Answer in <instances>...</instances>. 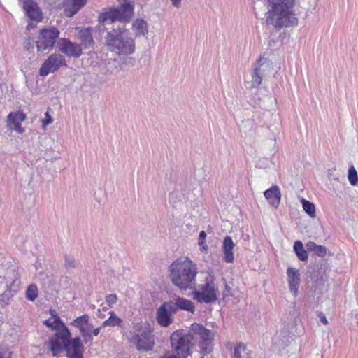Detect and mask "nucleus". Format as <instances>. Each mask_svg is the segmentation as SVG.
<instances>
[{"instance_id":"f257e3e1","label":"nucleus","mask_w":358,"mask_h":358,"mask_svg":"<svg viewBox=\"0 0 358 358\" xmlns=\"http://www.w3.org/2000/svg\"><path fill=\"white\" fill-rule=\"evenodd\" d=\"M134 14V5L125 1L117 7H112L101 13L98 17L100 33L106 31V44L108 49L118 56H128L134 53L136 45L134 38L124 27H113L111 30L106 27L119 21L129 22Z\"/></svg>"},{"instance_id":"f03ea898","label":"nucleus","mask_w":358,"mask_h":358,"mask_svg":"<svg viewBox=\"0 0 358 358\" xmlns=\"http://www.w3.org/2000/svg\"><path fill=\"white\" fill-rule=\"evenodd\" d=\"M47 347L52 357H59L64 351L66 358H84L85 348L80 336L72 338L69 329L55 331L48 339Z\"/></svg>"},{"instance_id":"7ed1b4c3","label":"nucleus","mask_w":358,"mask_h":358,"mask_svg":"<svg viewBox=\"0 0 358 358\" xmlns=\"http://www.w3.org/2000/svg\"><path fill=\"white\" fill-rule=\"evenodd\" d=\"M168 270L170 280L176 287L182 290L195 288L197 266L189 257L177 259Z\"/></svg>"},{"instance_id":"20e7f679","label":"nucleus","mask_w":358,"mask_h":358,"mask_svg":"<svg viewBox=\"0 0 358 358\" xmlns=\"http://www.w3.org/2000/svg\"><path fill=\"white\" fill-rule=\"evenodd\" d=\"M270 2L271 0H268ZM272 10L266 14V22L273 25L276 29L282 27H294L298 24V20L293 12L294 0H278L272 3Z\"/></svg>"},{"instance_id":"39448f33","label":"nucleus","mask_w":358,"mask_h":358,"mask_svg":"<svg viewBox=\"0 0 358 358\" xmlns=\"http://www.w3.org/2000/svg\"><path fill=\"white\" fill-rule=\"evenodd\" d=\"M153 332L154 329L148 322H133L128 341L137 351L149 352L155 346Z\"/></svg>"},{"instance_id":"423d86ee","label":"nucleus","mask_w":358,"mask_h":358,"mask_svg":"<svg viewBox=\"0 0 358 358\" xmlns=\"http://www.w3.org/2000/svg\"><path fill=\"white\" fill-rule=\"evenodd\" d=\"M193 335L184 329L173 331L170 336V345L172 354L164 358H187L194 346Z\"/></svg>"},{"instance_id":"0eeeda50","label":"nucleus","mask_w":358,"mask_h":358,"mask_svg":"<svg viewBox=\"0 0 358 358\" xmlns=\"http://www.w3.org/2000/svg\"><path fill=\"white\" fill-rule=\"evenodd\" d=\"M217 288L214 282L213 276L205 279V283L199 286V289L192 292V298L199 303H210L217 300Z\"/></svg>"},{"instance_id":"6e6552de","label":"nucleus","mask_w":358,"mask_h":358,"mask_svg":"<svg viewBox=\"0 0 358 358\" xmlns=\"http://www.w3.org/2000/svg\"><path fill=\"white\" fill-rule=\"evenodd\" d=\"M60 31L55 27L43 28L39 31L38 36L35 41L38 52L50 51L59 38Z\"/></svg>"},{"instance_id":"1a4fd4ad","label":"nucleus","mask_w":358,"mask_h":358,"mask_svg":"<svg viewBox=\"0 0 358 358\" xmlns=\"http://www.w3.org/2000/svg\"><path fill=\"white\" fill-rule=\"evenodd\" d=\"M190 331L199 338V346L203 352L208 354L212 351V342L214 339V333L203 325L194 323L191 325Z\"/></svg>"},{"instance_id":"9d476101","label":"nucleus","mask_w":358,"mask_h":358,"mask_svg":"<svg viewBox=\"0 0 358 358\" xmlns=\"http://www.w3.org/2000/svg\"><path fill=\"white\" fill-rule=\"evenodd\" d=\"M70 324L79 330L83 339L82 342L85 344L92 343L93 338L92 337L91 330L94 326L90 322V316L87 314L77 317Z\"/></svg>"},{"instance_id":"9b49d317","label":"nucleus","mask_w":358,"mask_h":358,"mask_svg":"<svg viewBox=\"0 0 358 358\" xmlns=\"http://www.w3.org/2000/svg\"><path fill=\"white\" fill-rule=\"evenodd\" d=\"M63 66H66L64 57L60 54H52L42 64L39 74L41 76H48L49 73L57 71Z\"/></svg>"},{"instance_id":"f8f14e48","label":"nucleus","mask_w":358,"mask_h":358,"mask_svg":"<svg viewBox=\"0 0 358 358\" xmlns=\"http://www.w3.org/2000/svg\"><path fill=\"white\" fill-rule=\"evenodd\" d=\"M175 313L176 308L171 303H164L157 310L156 320L157 323L161 327H169L173 322V315Z\"/></svg>"},{"instance_id":"ddd939ff","label":"nucleus","mask_w":358,"mask_h":358,"mask_svg":"<svg viewBox=\"0 0 358 358\" xmlns=\"http://www.w3.org/2000/svg\"><path fill=\"white\" fill-rule=\"evenodd\" d=\"M57 49L68 57L79 58L83 55L77 42H73L66 38L57 40Z\"/></svg>"},{"instance_id":"4468645a","label":"nucleus","mask_w":358,"mask_h":358,"mask_svg":"<svg viewBox=\"0 0 358 358\" xmlns=\"http://www.w3.org/2000/svg\"><path fill=\"white\" fill-rule=\"evenodd\" d=\"M267 58L260 55L259 59L253 64L252 72L251 73L252 87H258L262 83L264 76L265 66Z\"/></svg>"},{"instance_id":"2eb2a0df","label":"nucleus","mask_w":358,"mask_h":358,"mask_svg":"<svg viewBox=\"0 0 358 358\" xmlns=\"http://www.w3.org/2000/svg\"><path fill=\"white\" fill-rule=\"evenodd\" d=\"M76 39L82 53L83 50H90L92 48L94 45V41L90 27L80 30L76 36Z\"/></svg>"},{"instance_id":"dca6fc26","label":"nucleus","mask_w":358,"mask_h":358,"mask_svg":"<svg viewBox=\"0 0 358 358\" xmlns=\"http://www.w3.org/2000/svg\"><path fill=\"white\" fill-rule=\"evenodd\" d=\"M25 115L21 111L11 112L8 115V127L10 130H15L18 134H23L24 129L21 124L25 119Z\"/></svg>"},{"instance_id":"f3484780","label":"nucleus","mask_w":358,"mask_h":358,"mask_svg":"<svg viewBox=\"0 0 358 358\" xmlns=\"http://www.w3.org/2000/svg\"><path fill=\"white\" fill-rule=\"evenodd\" d=\"M23 9L31 20L36 22L41 21L42 12L37 3L34 0H24Z\"/></svg>"},{"instance_id":"a211bd4d","label":"nucleus","mask_w":358,"mask_h":358,"mask_svg":"<svg viewBox=\"0 0 358 358\" xmlns=\"http://www.w3.org/2000/svg\"><path fill=\"white\" fill-rule=\"evenodd\" d=\"M289 288L292 294L296 297L300 285V273L298 269L289 267L287 270Z\"/></svg>"},{"instance_id":"6ab92c4d","label":"nucleus","mask_w":358,"mask_h":358,"mask_svg":"<svg viewBox=\"0 0 358 358\" xmlns=\"http://www.w3.org/2000/svg\"><path fill=\"white\" fill-rule=\"evenodd\" d=\"M19 278V273L15 266H11L6 269L4 275H0V284L5 285V287H15V283Z\"/></svg>"},{"instance_id":"aec40b11","label":"nucleus","mask_w":358,"mask_h":358,"mask_svg":"<svg viewBox=\"0 0 358 358\" xmlns=\"http://www.w3.org/2000/svg\"><path fill=\"white\" fill-rule=\"evenodd\" d=\"M169 303H171L176 308V312L178 310H185L193 313L195 310L194 304L190 301L183 297H176L171 300Z\"/></svg>"},{"instance_id":"412c9836","label":"nucleus","mask_w":358,"mask_h":358,"mask_svg":"<svg viewBox=\"0 0 358 358\" xmlns=\"http://www.w3.org/2000/svg\"><path fill=\"white\" fill-rule=\"evenodd\" d=\"M235 244L230 236H226L222 243V250L224 252L223 259L227 263H232L234 260L233 250Z\"/></svg>"},{"instance_id":"4be33fe9","label":"nucleus","mask_w":358,"mask_h":358,"mask_svg":"<svg viewBox=\"0 0 358 358\" xmlns=\"http://www.w3.org/2000/svg\"><path fill=\"white\" fill-rule=\"evenodd\" d=\"M265 198L273 206L278 207L281 199V193L278 185H273L264 192Z\"/></svg>"},{"instance_id":"5701e85b","label":"nucleus","mask_w":358,"mask_h":358,"mask_svg":"<svg viewBox=\"0 0 358 358\" xmlns=\"http://www.w3.org/2000/svg\"><path fill=\"white\" fill-rule=\"evenodd\" d=\"M136 36H145L148 32V23L143 19H136L132 24Z\"/></svg>"},{"instance_id":"b1692460","label":"nucleus","mask_w":358,"mask_h":358,"mask_svg":"<svg viewBox=\"0 0 358 358\" xmlns=\"http://www.w3.org/2000/svg\"><path fill=\"white\" fill-rule=\"evenodd\" d=\"M109 315L110 317L101 324V327H122V320L113 311H110Z\"/></svg>"},{"instance_id":"393cba45","label":"nucleus","mask_w":358,"mask_h":358,"mask_svg":"<svg viewBox=\"0 0 358 358\" xmlns=\"http://www.w3.org/2000/svg\"><path fill=\"white\" fill-rule=\"evenodd\" d=\"M306 247L308 250L311 251L314 255L323 257L327 255V248L324 246L317 245L315 243L308 241L306 244Z\"/></svg>"},{"instance_id":"a878e982","label":"nucleus","mask_w":358,"mask_h":358,"mask_svg":"<svg viewBox=\"0 0 358 358\" xmlns=\"http://www.w3.org/2000/svg\"><path fill=\"white\" fill-rule=\"evenodd\" d=\"M293 248L296 257L300 261H307L308 258V252L304 249L303 245L301 241H296L294 243Z\"/></svg>"},{"instance_id":"bb28decb","label":"nucleus","mask_w":358,"mask_h":358,"mask_svg":"<svg viewBox=\"0 0 358 358\" xmlns=\"http://www.w3.org/2000/svg\"><path fill=\"white\" fill-rule=\"evenodd\" d=\"M301 203L303 210L312 218L315 217V205L305 199H302Z\"/></svg>"},{"instance_id":"cd10ccee","label":"nucleus","mask_w":358,"mask_h":358,"mask_svg":"<svg viewBox=\"0 0 358 358\" xmlns=\"http://www.w3.org/2000/svg\"><path fill=\"white\" fill-rule=\"evenodd\" d=\"M52 322V326L50 327V329L55 331H62L64 328L69 329L62 319L57 315L54 316Z\"/></svg>"},{"instance_id":"c85d7f7f","label":"nucleus","mask_w":358,"mask_h":358,"mask_svg":"<svg viewBox=\"0 0 358 358\" xmlns=\"http://www.w3.org/2000/svg\"><path fill=\"white\" fill-rule=\"evenodd\" d=\"M247 350V345L243 343H238L234 348L232 358H242V353Z\"/></svg>"},{"instance_id":"c756f323","label":"nucleus","mask_w":358,"mask_h":358,"mask_svg":"<svg viewBox=\"0 0 358 358\" xmlns=\"http://www.w3.org/2000/svg\"><path fill=\"white\" fill-rule=\"evenodd\" d=\"M38 296V288L36 285H30L26 291V298L31 301H34Z\"/></svg>"},{"instance_id":"7c9ffc66","label":"nucleus","mask_w":358,"mask_h":358,"mask_svg":"<svg viewBox=\"0 0 358 358\" xmlns=\"http://www.w3.org/2000/svg\"><path fill=\"white\" fill-rule=\"evenodd\" d=\"M64 267L67 270L74 269L77 268L78 266V262L71 255H64Z\"/></svg>"},{"instance_id":"2f4dec72","label":"nucleus","mask_w":358,"mask_h":358,"mask_svg":"<svg viewBox=\"0 0 358 358\" xmlns=\"http://www.w3.org/2000/svg\"><path fill=\"white\" fill-rule=\"evenodd\" d=\"M348 178L350 185L355 186L357 184L358 174L353 166H351L348 169Z\"/></svg>"},{"instance_id":"473e14b6","label":"nucleus","mask_w":358,"mask_h":358,"mask_svg":"<svg viewBox=\"0 0 358 358\" xmlns=\"http://www.w3.org/2000/svg\"><path fill=\"white\" fill-rule=\"evenodd\" d=\"M85 0H71V13L70 15H67L72 16L76 14L85 5Z\"/></svg>"},{"instance_id":"72a5a7b5","label":"nucleus","mask_w":358,"mask_h":358,"mask_svg":"<svg viewBox=\"0 0 358 358\" xmlns=\"http://www.w3.org/2000/svg\"><path fill=\"white\" fill-rule=\"evenodd\" d=\"M12 291L13 288L6 287L5 292L2 294H0V303H7L12 296Z\"/></svg>"},{"instance_id":"f704fd0d","label":"nucleus","mask_w":358,"mask_h":358,"mask_svg":"<svg viewBox=\"0 0 358 358\" xmlns=\"http://www.w3.org/2000/svg\"><path fill=\"white\" fill-rule=\"evenodd\" d=\"M106 301L110 308L117 301V296L115 294H110L106 296Z\"/></svg>"},{"instance_id":"c9c22d12","label":"nucleus","mask_w":358,"mask_h":358,"mask_svg":"<svg viewBox=\"0 0 358 358\" xmlns=\"http://www.w3.org/2000/svg\"><path fill=\"white\" fill-rule=\"evenodd\" d=\"M43 127L48 125L52 122V119L48 112L45 113V118L43 120Z\"/></svg>"},{"instance_id":"e433bc0d","label":"nucleus","mask_w":358,"mask_h":358,"mask_svg":"<svg viewBox=\"0 0 358 358\" xmlns=\"http://www.w3.org/2000/svg\"><path fill=\"white\" fill-rule=\"evenodd\" d=\"M199 245H200L201 247V250L202 251H207L208 249V245L206 244V241H199L198 242Z\"/></svg>"},{"instance_id":"4c0bfd02","label":"nucleus","mask_w":358,"mask_h":358,"mask_svg":"<svg viewBox=\"0 0 358 358\" xmlns=\"http://www.w3.org/2000/svg\"><path fill=\"white\" fill-rule=\"evenodd\" d=\"M102 327H99L96 328H92L91 330L92 337L93 338V336H96L99 334L101 331V329Z\"/></svg>"},{"instance_id":"58836bf2","label":"nucleus","mask_w":358,"mask_h":358,"mask_svg":"<svg viewBox=\"0 0 358 358\" xmlns=\"http://www.w3.org/2000/svg\"><path fill=\"white\" fill-rule=\"evenodd\" d=\"M11 352L8 351L0 352V358H10Z\"/></svg>"},{"instance_id":"ea45409f","label":"nucleus","mask_w":358,"mask_h":358,"mask_svg":"<svg viewBox=\"0 0 358 358\" xmlns=\"http://www.w3.org/2000/svg\"><path fill=\"white\" fill-rule=\"evenodd\" d=\"M320 319V322L327 325L328 324V321L325 317V315L322 313H320V314L318 315Z\"/></svg>"},{"instance_id":"a19ab883","label":"nucleus","mask_w":358,"mask_h":358,"mask_svg":"<svg viewBox=\"0 0 358 358\" xmlns=\"http://www.w3.org/2000/svg\"><path fill=\"white\" fill-rule=\"evenodd\" d=\"M182 0H171L172 5L176 8H179Z\"/></svg>"},{"instance_id":"79ce46f5","label":"nucleus","mask_w":358,"mask_h":358,"mask_svg":"<svg viewBox=\"0 0 358 358\" xmlns=\"http://www.w3.org/2000/svg\"><path fill=\"white\" fill-rule=\"evenodd\" d=\"M206 233L204 231H200L199 236V241H206Z\"/></svg>"},{"instance_id":"37998d69","label":"nucleus","mask_w":358,"mask_h":358,"mask_svg":"<svg viewBox=\"0 0 358 358\" xmlns=\"http://www.w3.org/2000/svg\"><path fill=\"white\" fill-rule=\"evenodd\" d=\"M52 320H53V318H49V319H48V320H45L43 322V324H44L46 327H48V328H50V327H52Z\"/></svg>"},{"instance_id":"c03bdc74","label":"nucleus","mask_w":358,"mask_h":358,"mask_svg":"<svg viewBox=\"0 0 358 358\" xmlns=\"http://www.w3.org/2000/svg\"><path fill=\"white\" fill-rule=\"evenodd\" d=\"M283 338H285V341L284 340L282 341V344L285 345H287V343L289 341L287 336H286V335L283 336Z\"/></svg>"},{"instance_id":"a18cd8bd","label":"nucleus","mask_w":358,"mask_h":358,"mask_svg":"<svg viewBox=\"0 0 358 358\" xmlns=\"http://www.w3.org/2000/svg\"><path fill=\"white\" fill-rule=\"evenodd\" d=\"M245 354L247 355V358H251V351L245 352Z\"/></svg>"},{"instance_id":"49530a36","label":"nucleus","mask_w":358,"mask_h":358,"mask_svg":"<svg viewBox=\"0 0 358 358\" xmlns=\"http://www.w3.org/2000/svg\"><path fill=\"white\" fill-rule=\"evenodd\" d=\"M201 358H203V357H201Z\"/></svg>"}]
</instances>
